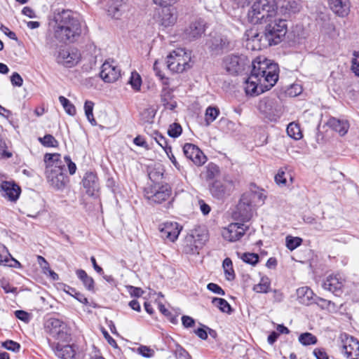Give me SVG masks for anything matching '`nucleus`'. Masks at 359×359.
Masks as SVG:
<instances>
[{
	"instance_id": "nucleus-45",
	"label": "nucleus",
	"mask_w": 359,
	"mask_h": 359,
	"mask_svg": "<svg viewBox=\"0 0 359 359\" xmlns=\"http://www.w3.org/2000/svg\"><path fill=\"white\" fill-rule=\"evenodd\" d=\"M245 194H251L250 201L252 203L255 201L263 203L266 198V196L263 194L262 190H250V191L245 192Z\"/></svg>"
},
{
	"instance_id": "nucleus-60",
	"label": "nucleus",
	"mask_w": 359,
	"mask_h": 359,
	"mask_svg": "<svg viewBox=\"0 0 359 359\" xmlns=\"http://www.w3.org/2000/svg\"><path fill=\"white\" fill-rule=\"evenodd\" d=\"M37 261H38V263H39V266H41L43 272L45 274H46V271L49 270V269H50L48 262L46 260V259L44 257H43L42 256H40V255L37 256Z\"/></svg>"
},
{
	"instance_id": "nucleus-4",
	"label": "nucleus",
	"mask_w": 359,
	"mask_h": 359,
	"mask_svg": "<svg viewBox=\"0 0 359 359\" xmlns=\"http://www.w3.org/2000/svg\"><path fill=\"white\" fill-rule=\"evenodd\" d=\"M46 175L50 186L57 191H63L69 182L64 173L65 164L61 155L57 153L46 154L44 156Z\"/></svg>"
},
{
	"instance_id": "nucleus-28",
	"label": "nucleus",
	"mask_w": 359,
	"mask_h": 359,
	"mask_svg": "<svg viewBox=\"0 0 359 359\" xmlns=\"http://www.w3.org/2000/svg\"><path fill=\"white\" fill-rule=\"evenodd\" d=\"M327 126L332 130L339 133L341 136L344 135L349 128L347 121L337 119L336 118H330L327 121Z\"/></svg>"
},
{
	"instance_id": "nucleus-40",
	"label": "nucleus",
	"mask_w": 359,
	"mask_h": 359,
	"mask_svg": "<svg viewBox=\"0 0 359 359\" xmlns=\"http://www.w3.org/2000/svg\"><path fill=\"white\" fill-rule=\"evenodd\" d=\"M128 83L135 90L139 91L142 85L141 76L136 72H132Z\"/></svg>"
},
{
	"instance_id": "nucleus-29",
	"label": "nucleus",
	"mask_w": 359,
	"mask_h": 359,
	"mask_svg": "<svg viewBox=\"0 0 359 359\" xmlns=\"http://www.w3.org/2000/svg\"><path fill=\"white\" fill-rule=\"evenodd\" d=\"M177 20V17L170 8L162 10L161 25L165 27L173 25Z\"/></svg>"
},
{
	"instance_id": "nucleus-14",
	"label": "nucleus",
	"mask_w": 359,
	"mask_h": 359,
	"mask_svg": "<svg viewBox=\"0 0 359 359\" xmlns=\"http://www.w3.org/2000/svg\"><path fill=\"white\" fill-rule=\"evenodd\" d=\"M302 6L300 0H282L276 9V15L286 19L293 14L299 13Z\"/></svg>"
},
{
	"instance_id": "nucleus-11",
	"label": "nucleus",
	"mask_w": 359,
	"mask_h": 359,
	"mask_svg": "<svg viewBox=\"0 0 359 359\" xmlns=\"http://www.w3.org/2000/svg\"><path fill=\"white\" fill-rule=\"evenodd\" d=\"M208 49L214 54H221L231 48V41L226 36L215 33L210 35V39L206 43Z\"/></svg>"
},
{
	"instance_id": "nucleus-30",
	"label": "nucleus",
	"mask_w": 359,
	"mask_h": 359,
	"mask_svg": "<svg viewBox=\"0 0 359 359\" xmlns=\"http://www.w3.org/2000/svg\"><path fill=\"white\" fill-rule=\"evenodd\" d=\"M77 277L82 281L84 287L89 291H94L95 282L92 277L89 276L83 269L76 271Z\"/></svg>"
},
{
	"instance_id": "nucleus-61",
	"label": "nucleus",
	"mask_w": 359,
	"mask_h": 359,
	"mask_svg": "<svg viewBox=\"0 0 359 359\" xmlns=\"http://www.w3.org/2000/svg\"><path fill=\"white\" fill-rule=\"evenodd\" d=\"M128 292L132 297H140L144 293V291L140 287H136L134 286L128 287Z\"/></svg>"
},
{
	"instance_id": "nucleus-16",
	"label": "nucleus",
	"mask_w": 359,
	"mask_h": 359,
	"mask_svg": "<svg viewBox=\"0 0 359 359\" xmlns=\"http://www.w3.org/2000/svg\"><path fill=\"white\" fill-rule=\"evenodd\" d=\"M45 330L53 337H65L68 334L66 324L57 318L48 319L45 323Z\"/></svg>"
},
{
	"instance_id": "nucleus-24",
	"label": "nucleus",
	"mask_w": 359,
	"mask_h": 359,
	"mask_svg": "<svg viewBox=\"0 0 359 359\" xmlns=\"http://www.w3.org/2000/svg\"><path fill=\"white\" fill-rule=\"evenodd\" d=\"M79 56L76 53L67 50H61L57 57V62L67 67H71L78 62Z\"/></svg>"
},
{
	"instance_id": "nucleus-27",
	"label": "nucleus",
	"mask_w": 359,
	"mask_h": 359,
	"mask_svg": "<svg viewBox=\"0 0 359 359\" xmlns=\"http://www.w3.org/2000/svg\"><path fill=\"white\" fill-rule=\"evenodd\" d=\"M297 296L299 303L310 305L313 303L316 295L309 287H302L297 290Z\"/></svg>"
},
{
	"instance_id": "nucleus-36",
	"label": "nucleus",
	"mask_w": 359,
	"mask_h": 359,
	"mask_svg": "<svg viewBox=\"0 0 359 359\" xmlns=\"http://www.w3.org/2000/svg\"><path fill=\"white\" fill-rule=\"evenodd\" d=\"M59 101L60 104L62 105L67 114H68L70 116H74L76 114V108L74 105L72 104L68 99L61 95L59 97Z\"/></svg>"
},
{
	"instance_id": "nucleus-39",
	"label": "nucleus",
	"mask_w": 359,
	"mask_h": 359,
	"mask_svg": "<svg viewBox=\"0 0 359 359\" xmlns=\"http://www.w3.org/2000/svg\"><path fill=\"white\" fill-rule=\"evenodd\" d=\"M39 141L41 144L47 147H56L58 145V142L50 134L46 135L43 137H39Z\"/></svg>"
},
{
	"instance_id": "nucleus-34",
	"label": "nucleus",
	"mask_w": 359,
	"mask_h": 359,
	"mask_svg": "<svg viewBox=\"0 0 359 359\" xmlns=\"http://www.w3.org/2000/svg\"><path fill=\"white\" fill-rule=\"evenodd\" d=\"M219 114V110L217 107H208L205 111V122L206 125L209 126L213 122L218 115Z\"/></svg>"
},
{
	"instance_id": "nucleus-6",
	"label": "nucleus",
	"mask_w": 359,
	"mask_h": 359,
	"mask_svg": "<svg viewBox=\"0 0 359 359\" xmlns=\"http://www.w3.org/2000/svg\"><path fill=\"white\" fill-rule=\"evenodd\" d=\"M190 54L184 49L179 48L173 50L167 57V67L173 72L182 73L190 68Z\"/></svg>"
},
{
	"instance_id": "nucleus-50",
	"label": "nucleus",
	"mask_w": 359,
	"mask_h": 359,
	"mask_svg": "<svg viewBox=\"0 0 359 359\" xmlns=\"http://www.w3.org/2000/svg\"><path fill=\"white\" fill-rule=\"evenodd\" d=\"M276 331H273L268 337H278L280 334H290L289 329L283 324L276 325Z\"/></svg>"
},
{
	"instance_id": "nucleus-51",
	"label": "nucleus",
	"mask_w": 359,
	"mask_h": 359,
	"mask_svg": "<svg viewBox=\"0 0 359 359\" xmlns=\"http://www.w3.org/2000/svg\"><path fill=\"white\" fill-rule=\"evenodd\" d=\"M154 71L155 72V74L159 78V79L162 81V83L163 85H168L169 84V82H168V79L167 77H165L162 73H161V71L160 70L159 67H158V60L155 61L154 64Z\"/></svg>"
},
{
	"instance_id": "nucleus-38",
	"label": "nucleus",
	"mask_w": 359,
	"mask_h": 359,
	"mask_svg": "<svg viewBox=\"0 0 359 359\" xmlns=\"http://www.w3.org/2000/svg\"><path fill=\"white\" fill-rule=\"evenodd\" d=\"M93 107H94V103L92 101L86 100L85 102L84 110H85V114H86V116L87 117V119L93 125H95L96 124V121H95V120L94 118L93 113Z\"/></svg>"
},
{
	"instance_id": "nucleus-35",
	"label": "nucleus",
	"mask_w": 359,
	"mask_h": 359,
	"mask_svg": "<svg viewBox=\"0 0 359 359\" xmlns=\"http://www.w3.org/2000/svg\"><path fill=\"white\" fill-rule=\"evenodd\" d=\"M270 288V280L267 277H262L260 282L254 286V291L261 293H266Z\"/></svg>"
},
{
	"instance_id": "nucleus-17",
	"label": "nucleus",
	"mask_w": 359,
	"mask_h": 359,
	"mask_svg": "<svg viewBox=\"0 0 359 359\" xmlns=\"http://www.w3.org/2000/svg\"><path fill=\"white\" fill-rule=\"evenodd\" d=\"M47 341L57 357L62 359H73L74 358L76 350L74 345L60 342L53 343L49 338H47Z\"/></svg>"
},
{
	"instance_id": "nucleus-7",
	"label": "nucleus",
	"mask_w": 359,
	"mask_h": 359,
	"mask_svg": "<svg viewBox=\"0 0 359 359\" xmlns=\"http://www.w3.org/2000/svg\"><path fill=\"white\" fill-rule=\"evenodd\" d=\"M209 190L212 196L217 200H224L229 197L235 190V182L224 177L215 180L210 186Z\"/></svg>"
},
{
	"instance_id": "nucleus-32",
	"label": "nucleus",
	"mask_w": 359,
	"mask_h": 359,
	"mask_svg": "<svg viewBox=\"0 0 359 359\" xmlns=\"http://www.w3.org/2000/svg\"><path fill=\"white\" fill-rule=\"evenodd\" d=\"M153 138L156 142L164 149L167 155L171 153V147L168 145L167 140L164 136L158 131H155L153 134Z\"/></svg>"
},
{
	"instance_id": "nucleus-58",
	"label": "nucleus",
	"mask_w": 359,
	"mask_h": 359,
	"mask_svg": "<svg viewBox=\"0 0 359 359\" xmlns=\"http://www.w3.org/2000/svg\"><path fill=\"white\" fill-rule=\"evenodd\" d=\"M182 323L185 328H190L195 325L196 321L189 316H183L182 317Z\"/></svg>"
},
{
	"instance_id": "nucleus-44",
	"label": "nucleus",
	"mask_w": 359,
	"mask_h": 359,
	"mask_svg": "<svg viewBox=\"0 0 359 359\" xmlns=\"http://www.w3.org/2000/svg\"><path fill=\"white\" fill-rule=\"evenodd\" d=\"M258 109L262 114L266 116H271V104L269 100H262L259 102Z\"/></svg>"
},
{
	"instance_id": "nucleus-41",
	"label": "nucleus",
	"mask_w": 359,
	"mask_h": 359,
	"mask_svg": "<svg viewBox=\"0 0 359 359\" xmlns=\"http://www.w3.org/2000/svg\"><path fill=\"white\" fill-rule=\"evenodd\" d=\"M241 258L244 262L252 266L256 265L259 262V255L255 253L245 252L242 254Z\"/></svg>"
},
{
	"instance_id": "nucleus-52",
	"label": "nucleus",
	"mask_w": 359,
	"mask_h": 359,
	"mask_svg": "<svg viewBox=\"0 0 359 359\" xmlns=\"http://www.w3.org/2000/svg\"><path fill=\"white\" fill-rule=\"evenodd\" d=\"M15 316L17 318H18L19 320H20L25 323H28L31 320V318H32V316L30 313H29L25 311H22V310L15 311Z\"/></svg>"
},
{
	"instance_id": "nucleus-5",
	"label": "nucleus",
	"mask_w": 359,
	"mask_h": 359,
	"mask_svg": "<svg viewBox=\"0 0 359 359\" xmlns=\"http://www.w3.org/2000/svg\"><path fill=\"white\" fill-rule=\"evenodd\" d=\"M275 0H257L248 13L249 21L253 24L262 23L276 14Z\"/></svg>"
},
{
	"instance_id": "nucleus-15",
	"label": "nucleus",
	"mask_w": 359,
	"mask_h": 359,
	"mask_svg": "<svg viewBox=\"0 0 359 359\" xmlns=\"http://www.w3.org/2000/svg\"><path fill=\"white\" fill-rule=\"evenodd\" d=\"M183 152L186 158L196 165L204 164L207 160L203 151L197 146L191 143H186L184 145Z\"/></svg>"
},
{
	"instance_id": "nucleus-62",
	"label": "nucleus",
	"mask_w": 359,
	"mask_h": 359,
	"mask_svg": "<svg viewBox=\"0 0 359 359\" xmlns=\"http://www.w3.org/2000/svg\"><path fill=\"white\" fill-rule=\"evenodd\" d=\"M201 327L194 330V332L197 337H208V326L201 324Z\"/></svg>"
},
{
	"instance_id": "nucleus-2",
	"label": "nucleus",
	"mask_w": 359,
	"mask_h": 359,
	"mask_svg": "<svg viewBox=\"0 0 359 359\" xmlns=\"http://www.w3.org/2000/svg\"><path fill=\"white\" fill-rule=\"evenodd\" d=\"M266 23L262 33H256L248 38V41H252L254 49H262L268 46L279 43L285 37L287 27L286 19L275 15L273 18L264 21Z\"/></svg>"
},
{
	"instance_id": "nucleus-22",
	"label": "nucleus",
	"mask_w": 359,
	"mask_h": 359,
	"mask_svg": "<svg viewBox=\"0 0 359 359\" xmlns=\"http://www.w3.org/2000/svg\"><path fill=\"white\" fill-rule=\"evenodd\" d=\"M205 22L202 20H197L191 22L184 31L185 37L189 41L201 37L205 32Z\"/></svg>"
},
{
	"instance_id": "nucleus-53",
	"label": "nucleus",
	"mask_w": 359,
	"mask_h": 359,
	"mask_svg": "<svg viewBox=\"0 0 359 359\" xmlns=\"http://www.w3.org/2000/svg\"><path fill=\"white\" fill-rule=\"evenodd\" d=\"M175 353L177 358L180 359H189V353L182 346L177 345Z\"/></svg>"
},
{
	"instance_id": "nucleus-9",
	"label": "nucleus",
	"mask_w": 359,
	"mask_h": 359,
	"mask_svg": "<svg viewBox=\"0 0 359 359\" xmlns=\"http://www.w3.org/2000/svg\"><path fill=\"white\" fill-rule=\"evenodd\" d=\"M251 194H243L233 211L232 216L234 219L243 222L248 221L252 215Z\"/></svg>"
},
{
	"instance_id": "nucleus-64",
	"label": "nucleus",
	"mask_w": 359,
	"mask_h": 359,
	"mask_svg": "<svg viewBox=\"0 0 359 359\" xmlns=\"http://www.w3.org/2000/svg\"><path fill=\"white\" fill-rule=\"evenodd\" d=\"M313 354L317 359H328V355L323 349L316 348L313 351Z\"/></svg>"
},
{
	"instance_id": "nucleus-57",
	"label": "nucleus",
	"mask_w": 359,
	"mask_h": 359,
	"mask_svg": "<svg viewBox=\"0 0 359 359\" xmlns=\"http://www.w3.org/2000/svg\"><path fill=\"white\" fill-rule=\"evenodd\" d=\"M313 303L316 304L321 309H327L332 302H331V301L315 296Z\"/></svg>"
},
{
	"instance_id": "nucleus-18",
	"label": "nucleus",
	"mask_w": 359,
	"mask_h": 359,
	"mask_svg": "<svg viewBox=\"0 0 359 359\" xmlns=\"http://www.w3.org/2000/svg\"><path fill=\"white\" fill-rule=\"evenodd\" d=\"M100 77L106 83H113L121 76V70L114 64V61H106L102 66Z\"/></svg>"
},
{
	"instance_id": "nucleus-23",
	"label": "nucleus",
	"mask_w": 359,
	"mask_h": 359,
	"mask_svg": "<svg viewBox=\"0 0 359 359\" xmlns=\"http://www.w3.org/2000/svg\"><path fill=\"white\" fill-rule=\"evenodd\" d=\"M3 196L11 201H15L19 198L21 189L16 184L4 181L1 185Z\"/></svg>"
},
{
	"instance_id": "nucleus-37",
	"label": "nucleus",
	"mask_w": 359,
	"mask_h": 359,
	"mask_svg": "<svg viewBox=\"0 0 359 359\" xmlns=\"http://www.w3.org/2000/svg\"><path fill=\"white\" fill-rule=\"evenodd\" d=\"M223 268L226 279L231 280L235 278L234 271L233 269L232 262L230 258H226L223 262Z\"/></svg>"
},
{
	"instance_id": "nucleus-8",
	"label": "nucleus",
	"mask_w": 359,
	"mask_h": 359,
	"mask_svg": "<svg viewBox=\"0 0 359 359\" xmlns=\"http://www.w3.org/2000/svg\"><path fill=\"white\" fill-rule=\"evenodd\" d=\"M247 60L243 55L231 54L224 57L222 65L229 74L238 75L245 70Z\"/></svg>"
},
{
	"instance_id": "nucleus-55",
	"label": "nucleus",
	"mask_w": 359,
	"mask_h": 359,
	"mask_svg": "<svg viewBox=\"0 0 359 359\" xmlns=\"http://www.w3.org/2000/svg\"><path fill=\"white\" fill-rule=\"evenodd\" d=\"M11 81L14 86L21 87L23 84V79L18 72H14L11 75Z\"/></svg>"
},
{
	"instance_id": "nucleus-42",
	"label": "nucleus",
	"mask_w": 359,
	"mask_h": 359,
	"mask_svg": "<svg viewBox=\"0 0 359 359\" xmlns=\"http://www.w3.org/2000/svg\"><path fill=\"white\" fill-rule=\"evenodd\" d=\"M302 238L299 237H292L291 236H287L286 237V247L290 250H293L297 248L302 244Z\"/></svg>"
},
{
	"instance_id": "nucleus-12",
	"label": "nucleus",
	"mask_w": 359,
	"mask_h": 359,
	"mask_svg": "<svg viewBox=\"0 0 359 359\" xmlns=\"http://www.w3.org/2000/svg\"><path fill=\"white\" fill-rule=\"evenodd\" d=\"M248 229L244 224L231 223L222 231L223 238L230 242H236L241 238Z\"/></svg>"
},
{
	"instance_id": "nucleus-46",
	"label": "nucleus",
	"mask_w": 359,
	"mask_h": 359,
	"mask_svg": "<svg viewBox=\"0 0 359 359\" xmlns=\"http://www.w3.org/2000/svg\"><path fill=\"white\" fill-rule=\"evenodd\" d=\"M182 132V128L179 123H174L171 124L168 128V134L171 137H179Z\"/></svg>"
},
{
	"instance_id": "nucleus-47",
	"label": "nucleus",
	"mask_w": 359,
	"mask_h": 359,
	"mask_svg": "<svg viewBox=\"0 0 359 359\" xmlns=\"http://www.w3.org/2000/svg\"><path fill=\"white\" fill-rule=\"evenodd\" d=\"M206 177L212 179L219 172V167L215 163H209L207 166Z\"/></svg>"
},
{
	"instance_id": "nucleus-59",
	"label": "nucleus",
	"mask_w": 359,
	"mask_h": 359,
	"mask_svg": "<svg viewBox=\"0 0 359 359\" xmlns=\"http://www.w3.org/2000/svg\"><path fill=\"white\" fill-rule=\"evenodd\" d=\"M64 159L67 165L69 174L72 175H74L76 170V164L72 161L71 158L69 156H65Z\"/></svg>"
},
{
	"instance_id": "nucleus-33",
	"label": "nucleus",
	"mask_w": 359,
	"mask_h": 359,
	"mask_svg": "<svg viewBox=\"0 0 359 359\" xmlns=\"http://www.w3.org/2000/svg\"><path fill=\"white\" fill-rule=\"evenodd\" d=\"M287 133L290 137L297 140H300L302 137L299 126L294 122L290 123L287 126Z\"/></svg>"
},
{
	"instance_id": "nucleus-63",
	"label": "nucleus",
	"mask_w": 359,
	"mask_h": 359,
	"mask_svg": "<svg viewBox=\"0 0 359 359\" xmlns=\"http://www.w3.org/2000/svg\"><path fill=\"white\" fill-rule=\"evenodd\" d=\"M275 181L278 185H285L287 181L285 177V172L279 171L275 176Z\"/></svg>"
},
{
	"instance_id": "nucleus-20",
	"label": "nucleus",
	"mask_w": 359,
	"mask_h": 359,
	"mask_svg": "<svg viewBox=\"0 0 359 359\" xmlns=\"http://www.w3.org/2000/svg\"><path fill=\"white\" fill-rule=\"evenodd\" d=\"M180 231L179 224L175 222H165L160 227L161 236L172 242L178 238Z\"/></svg>"
},
{
	"instance_id": "nucleus-25",
	"label": "nucleus",
	"mask_w": 359,
	"mask_h": 359,
	"mask_svg": "<svg viewBox=\"0 0 359 359\" xmlns=\"http://www.w3.org/2000/svg\"><path fill=\"white\" fill-rule=\"evenodd\" d=\"M331 10L340 17H345L349 13L348 0H328Z\"/></svg>"
},
{
	"instance_id": "nucleus-21",
	"label": "nucleus",
	"mask_w": 359,
	"mask_h": 359,
	"mask_svg": "<svg viewBox=\"0 0 359 359\" xmlns=\"http://www.w3.org/2000/svg\"><path fill=\"white\" fill-rule=\"evenodd\" d=\"M342 353L349 359L359 358V341L357 338H345L343 341Z\"/></svg>"
},
{
	"instance_id": "nucleus-19",
	"label": "nucleus",
	"mask_w": 359,
	"mask_h": 359,
	"mask_svg": "<svg viewBox=\"0 0 359 359\" xmlns=\"http://www.w3.org/2000/svg\"><path fill=\"white\" fill-rule=\"evenodd\" d=\"M344 279L339 275H330L323 283V287L332 292L336 296H340L343 292Z\"/></svg>"
},
{
	"instance_id": "nucleus-49",
	"label": "nucleus",
	"mask_w": 359,
	"mask_h": 359,
	"mask_svg": "<svg viewBox=\"0 0 359 359\" xmlns=\"http://www.w3.org/2000/svg\"><path fill=\"white\" fill-rule=\"evenodd\" d=\"M137 351L139 354L145 358H151L154 355V351L146 346H140Z\"/></svg>"
},
{
	"instance_id": "nucleus-43",
	"label": "nucleus",
	"mask_w": 359,
	"mask_h": 359,
	"mask_svg": "<svg viewBox=\"0 0 359 359\" xmlns=\"http://www.w3.org/2000/svg\"><path fill=\"white\" fill-rule=\"evenodd\" d=\"M1 347L6 348L8 351L18 353L20 351V344L13 340H6L1 343Z\"/></svg>"
},
{
	"instance_id": "nucleus-31",
	"label": "nucleus",
	"mask_w": 359,
	"mask_h": 359,
	"mask_svg": "<svg viewBox=\"0 0 359 359\" xmlns=\"http://www.w3.org/2000/svg\"><path fill=\"white\" fill-rule=\"evenodd\" d=\"M213 305L217 306L222 312L230 313L231 306L226 300L222 298L213 297L212 299Z\"/></svg>"
},
{
	"instance_id": "nucleus-26",
	"label": "nucleus",
	"mask_w": 359,
	"mask_h": 359,
	"mask_svg": "<svg viewBox=\"0 0 359 359\" xmlns=\"http://www.w3.org/2000/svg\"><path fill=\"white\" fill-rule=\"evenodd\" d=\"M127 5L124 0H111L109 4L107 12L112 18L118 19L126 11Z\"/></svg>"
},
{
	"instance_id": "nucleus-54",
	"label": "nucleus",
	"mask_w": 359,
	"mask_h": 359,
	"mask_svg": "<svg viewBox=\"0 0 359 359\" xmlns=\"http://www.w3.org/2000/svg\"><path fill=\"white\" fill-rule=\"evenodd\" d=\"M207 288L210 291H211L217 294H219L222 296L225 294L224 290L216 283H210L208 284Z\"/></svg>"
},
{
	"instance_id": "nucleus-48",
	"label": "nucleus",
	"mask_w": 359,
	"mask_h": 359,
	"mask_svg": "<svg viewBox=\"0 0 359 359\" xmlns=\"http://www.w3.org/2000/svg\"><path fill=\"white\" fill-rule=\"evenodd\" d=\"M351 70L359 76V51H354L353 53Z\"/></svg>"
},
{
	"instance_id": "nucleus-10",
	"label": "nucleus",
	"mask_w": 359,
	"mask_h": 359,
	"mask_svg": "<svg viewBox=\"0 0 359 359\" xmlns=\"http://www.w3.org/2000/svg\"><path fill=\"white\" fill-rule=\"evenodd\" d=\"M171 195V188L168 184L160 187H151L144 189V196L151 203H161Z\"/></svg>"
},
{
	"instance_id": "nucleus-13",
	"label": "nucleus",
	"mask_w": 359,
	"mask_h": 359,
	"mask_svg": "<svg viewBox=\"0 0 359 359\" xmlns=\"http://www.w3.org/2000/svg\"><path fill=\"white\" fill-rule=\"evenodd\" d=\"M82 184L87 195L95 198L99 197L100 187L95 173L87 172L82 180Z\"/></svg>"
},
{
	"instance_id": "nucleus-3",
	"label": "nucleus",
	"mask_w": 359,
	"mask_h": 359,
	"mask_svg": "<svg viewBox=\"0 0 359 359\" xmlns=\"http://www.w3.org/2000/svg\"><path fill=\"white\" fill-rule=\"evenodd\" d=\"M54 37L62 43H72L81 33V22L70 10H62L54 15Z\"/></svg>"
},
{
	"instance_id": "nucleus-56",
	"label": "nucleus",
	"mask_w": 359,
	"mask_h": 359,
	"mask_svg": "<svg viewBox=\"0 0 359 359\" xmlns=\"http://www.w3.org/2000/svg\"><path fill=\"white\" fill-rule=\"evenodd\" d=\"M69 290H72L74 294L71 293V296L74 297L75 299H76L79 302L87 305L88 304V299L81 293L77 292L74 288L69 287Z\"/></svg>"
},
{
	"instance_id": "nucleus-1",
	"label": "nucleus",
	"mask_w": 359,
	"mask_h": 359,
	"mask_svg": "<svg viewBox=\"0 0 359 359\" xmlns=\"http://www.w3.org/2000/svg\"><path fill=\"white\" fill-rule=\"evenodd\" d=\"M278 72L276 63L264 57H257L252 62L251 73L246 80V93L254 96L269 90L278 81Z\"/></svg>"
}]
</instances>
